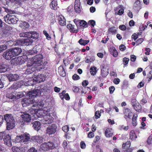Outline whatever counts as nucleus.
Masks as SVG:
<instances>
[{
  "instance_id": "obj_44",
  "label": "nucleus",
  "mask_w": 152,
  "mask_h": 152,
  "mask_svg": "<svg viewBox=\"0 0 152 152\" xmlns=\"http://www.w3.org/2000/svg\"><path fill=\"white\" fill-rule=\"evenodd\" d=\"M62 129L64 132H66L69 130V127L67 125H66L62 127Z\"/></svg>"
},
{
  "instance_id": "obj_38",
  "label": "nucleus",
  "mask_w": 152,
  "mask_h": 152,
  "mask_svg": "<svg viewBox=\"0 0 152 152\" xmlns=\"http://www.w3.org/2000/svg\"><path fill=\"white\" fill-rule=\"evenodd\" d=\"M130 138L132 140H134L137 138V136L134 131H132L130 133Z\"/></svg>"
},
{
  "instance_id": "obj_16",
  "label": "nucleus",
  "mask_w": 152,
  "mask_h": 152,
  "mask_svg": "<svg viewBox=\"0 0 152 152\" xmlns=\"http://www.w3.org/2000/svg\"><path fill=\"white\" fill-rule=\"evenodd\" d=\"M26 145H24L21 148L14 147L12 148L13 152H25L27 150Z\"/></svg>"
},
{
  "instance_id": "obj_15",
  "label": "nucleus",
  "mask_w": 152,
  "mask_h": 152,
  "mask_svg": "<svg viewBox=\"0 0 152 152\" xmlns=\"http://www.w3.org/2000/svg\"><path fill=\"white\" fill-rule=\"evenodd\" d=\"M3 57L7 60H9L11 58L14 57L13 53L11 49L7 50L4 52L3 54Z\"/></svg>"
},
{
  "instance_id": "obj_35",
  "label": "nucleus",
  "mask_w": 152,
  "mask_h": 152,
  "mask_svg": "<svg viewBox=\"0 0 152 152\" xmlns=\"http://www.w3.org/2000/svg\"><path fill=\"white\" fill-rule=\"evenodd\" d=\"M133 107L134 109L137 112L141 111V106L138 103H137L133 105Z\"/></svg>"
},
{
  "instance_id": "obj_11",
  "label": "nucleus",
  "mask_w": 152,
  "mask_h": 152,
  "mask_svg": "<svg viewBox=\"0 0 152 152\" xmlns=\"http://www.w3.org/2000/svg\"><path fill=\"white\" fill-rule=\"evenodd\" d=\"M28 113L26 112H22L21 113L22 114L20 116L23 119V121L25 122L29 123L30 122L32 119V115H33L31 114V115H30L28 114L29 113L28 112Z\"/></svg>"
},
{
  "instance_id": "obj_8",
  "label": "nucleus",
  "mask_w": 152,
  "mask_h": 152,
  "mask_svg": "<svg viewBox=\"0 0 152 152\" xmlns=\"http://www.w3.org/2000/svg\"><path fill=\"white\" fill-rule=\"evenodd\" d=\"M20 37H27L37 39L39 38V34L36 31H31L20 33Z\"/></svg>"
},
{
  "instance_id": "obj_28",
  "label": "nucleus",
  "mask_w": 152,
  "mask_h": 152,
  "mask_svg": "<svg viewBox=\"0 0 152 152\" xmlns=\"http://www.w3.org/2000/svg\"><path fill=\"white\" fill-rule=\"evenodd\" d=\"M109 50L111 54L114 57H117L118 53L114 47H111L110 48Z\"/></svg>"
},
{
  "instance_id": "obj_53",
  "label": "nucleus",
  "mask_w": 152,
  "mask_h": 152,
  "mask_svg": "<svg viewBox=\"0 0 152 152\" xmlns=\"http://www.w3.org/2000/svg\"><path fill=\"white\" fill-rule=\"evenodd\" d=\"M4 80L2 79H0V88H2L4 86Z\"/></svg>"
},
{
  "instance_id": "obj_24",
  "label": "nucleus",
  "mask_w": 152,
  "mask_h": 152,
  "mask_svg": "<svg viewBox=\"0 0 152 152\" xmlns=\"http://www.w3.org/2000/svg\"><path fill=\"white\" fill-rule=\"evenodd\" d=\"M50 7L52 9L57 10L58 7L57 0H53L50 4Z\"/></svg>"
},
{
  "instance_id": "obj_64",
  "label": "nucleus",
  "mask_w": 152,
  "mask_h": 152,
  "mask_svg": "<svg viewBox=\"0 0 152 152\" xmlns=\"http://www.w3.org/2000/svg\"><path fill=\"white\" fill-rule=\"evenodd\" d=\"M88 84V81L85 80L82 83V85L83 86H87Z\"/></svg>"
},
{
  "instance_id": "obj_52",
  "label": "nucleus",
  "mask_w": 152,
  "mask_h": 152,
  "mask_svg": "<svg viewBox=\"0 0 152 152\" xmlns=\"http://www.w3.org/2000/svg\"><path fill=\"white\" fill-rule=\"evenodd\" d=\"M80 21V20H78L77 19H75L74 20V22L75 23L77 26L79 25Z\"/></svg>"
},
{
  "instance_id": "obj_26",
  "label": "nucleus",
  "mask_w": 152,
  "mask_h": 152,
  "mask_svg": "<svg viewBox=\"0 0 152 152\" xmlns=\"http://www.w3.org/2000/svg\"><path fill=\"white\" fill-rule=\"evenodd\" d=\"M58 23L61 26H64L66 25V20L64 17L63 16H59L58 17Z\"/></svg>"
},
{
  "instance_id": "obj_2",
  "label": "nucleus",
  "mask_w": 152,
  "mask_h": 152,
  "mask_svg": "<svg viewBox=\"0 0 152 152\" xmlns=\"http://www.w3.org/2000/svg\"><path fill=\"white\" fill-rule=\"evenodd\" d=\"M47 64V62L44 61L42 55H37L28 60L25 73L29 74L36 70H40L42 69V66Z\"/></svg>"
},
{
  "instance_id": "obj_3",
  "label": "nucleus",
  "mask_w": 152,
  "mask_h": 152,
  "mask_svg": "<svg viewBox=\"0 0 152 152\" xmlns=\"http://www.w3.org/2000/svg\"><path fill=\"white\" fill-rule=\"evenodd\" d=\"M40 91L37 89H36L29 91L27 95L28 96V98H24L22 101V104L23 107L27 106L30 104H33L31 108L36 107L37 101L34 98L37 96H39L41 94Z\"/></svg>"
},
{
  "instance_id": "obj_36",
  "label": "nucleus",
  "mask_w": 152,
  "mask_h": 152,
  "mask_svg": "<svg viewBox=\"0 0 152 152\" xmlns=\"http://www.w3.org/2000/svg\"><path fill=\"white\" fill-rule=\"evenodd\" d=\"M40 150L44 151H46L48 150L46 142H44L41 145L40 148Z\"/></svg>"
},
{
  "instance_id": "obj_5",
  "label": "nucleus",
  "mask_w": 152,
  "mask_h": 152,
  "mask_svg": "<svg viewBox=\"0 0 152 152\" xmlns=\"http://www.w3.org/2000/svg\"><path fill=\"white\" fill-rule=\"evenodd\" d=\"M4 8L5 12L9 13L4 16V18L5 21L10 24H16L18 20V19L15 15H12V14L15 13V12L5 7Z\"/></svg>"
},
{
  "instance_id": "obj_41",
  "label": "nucleus",
  "mask_w": 152,
  "mask_h": 152,
  "mask_svg": "<svg viewBox=\"0 0 152 152\" xmlns=\"http://www.w3.org/2000/svg\"><path fill=\"white\" fill-rule=\"evenodd\" d=\"M7 48V46L5 45H3L0 46V53L3 52Z\"/></svg>"
},
{
  "instance_id": "obj_22",
  "label": "nucleus",
  "mask_w": 152,
  "mask_h": 152,
  "mask_svg": "<svg viewBox=\"0 0 152 152\" xmlns=\"http://www.w3.org/2000/svg\"><path fill=\"white\" fill-rule=\"evenodd\" d=\"M10 70L8 66L4 64H0V72H4Z\"/></svg>"
},
{
  "instance_id": "obj_34",
  "label": "nucleus",
  "mask_w": 152,
  "mask_h": 152,
  "mask_svg": "<svg viewBox=\"0 0 152 152\" xmlns=\"http://www.w3.org/2000/svg\"><path fill=\"white\" fill-rule=\"evenodd\" d=\"M47 146L48 150L53 149L55 148V145L54 143L51 142H49L47 143Z\"/></svg>"
},
{
  "instance_id": "obj_55",
  "label": "nucleus",
  "mask_w": 152,
  "mask_h": 152,
  "mask_svg": "<svg viewBox=\"0 0 152 152\" xmlns=\"http://www.w3.org/2000/svg\"><path fill=\"white\" fill-rule=\"evenodd\" d=\"M136 58V56L134 55H131L130 56V60L131 61L134 62V61Z\"/></svg>"
},
{
  "instance_id": "obj_4",
  "label": "nucleus",
  "mask_w": 152,
  "mask_h": 152,
  "mask_svg": "<svg viewBox=\"0 0 152 152\" xmlns=\"http://www.w3.org/2000/svg\"><path fill=\"white\" fill-rule=\"evenodd\" d=\"M43 75L41 74H39L37 75L34 78H26L20 82V86L23 85L26 86H33L37 82L40 83L44 80L42 79Z\"/></svg>"
},
{
  "instance_id": "obj_50",
  "label": "nucleus",
  "mask_w": 152,
  "mask_h": 152,
  "mask_svg": "<svg viewBox=\"0 0 152 152\" xmlns=\"http://www.w3.org/2000/svg\"><path fill=\"white\" fill-rule=\"evenodd\" d=\"M6 135L5 132H0V140H2L4 136V137Z\"/></svg>"
},
{
  "instance_id": "obj_21",
  "label": "nucleus",
  "mask_w": 152,
  "mask_h": 152,
  "mask_svg": "<svg viewBox=\"0 0 152 152\" xmlns=\"http://www.w3.org/2000/svg\"><path fill=\"white\" fill-rule=\"evenodd\" d=\"M14 56L19 55L22 52L21 49L20 48L16 47L11 49Z\"/></svg>"
},
{
  "instance_id": "obj_25",
  "label": "nucleus",
  "mask_w": 152,
  "mask_h": 152,
  "mask_svg": "<svg viewBox=\"0 0 152 152\" xmlns=\"http://www.w3.org/2000/svg\"><path fill=\"white\" fill-rule=\"evenodd\" d=\"M105 135L107 137H111L113 134L112 129L110 128H107L105 132Z\"/></svg>"
},
{
  "instance_id": "obj_6",
  "label": "nucleus",
  "mask_w": 152,
  "mask_h": 152,
  "mask_svg": "<svg viewBox=\"0 0 152 152\" xmlns=\"http://www.w3.org/2000/svg\"><path fill=\"white\" fill-rule=\"evenodd\" d=\"M4 117L7 123V129L10 130L13 129L15 127V122L12 115L7 114L4 115Z\"/></svg>"
},
{
  "instance_id": "obj_10",
  "label": "nucleus",
  "mask_w": 152,
  "mask_h": 152,
  "mask_svg": "<svg viewBox=\"0 0 152 152\" xmlns=\"http://www.w3.org/2000/svg\"><path fill=\"white\" fill-rule=\"evenodd\" d=\"M24 95V94L22 92L14 91L11 93H8L7 95V97L11 99H18L23 96Z\"/></svg>"
},
{
  "instance_id": "obj_23",
  "label": "nucleus",
  "mask_w": 152,
  "mask_h": 152,
  "mask_svg": "<svg viewBox=\"0 0 152 152\" xmlns=\"http://www.w3.org/2000/svg\"><path fill=\"white\" fill-rule=\"evenodd\" d=\"M124 114V118L127 120V118H131L132 113L130 109L127 108L125 110Z\"/></svg>"
},
{
  "instance_id": "obj_13",
  "label": "nucleus",
  "mask_w": 152,
  "mask_h": 152,
  "mask_svg": "<svg viewBox=\"0 0 152 152\" xmlns=\"http://www.w3.org/2000/svg\"><path fill=\"white\" fill-rule=\"evenodd\" d=\"M57 128V126L55 124L49 126L47 128L46 133L49 135L54 134L56 132Z\"/></svg>"
},
{
  "instance_id": "obj_18",
  "label": "nucleus",
  "mask_w": 152,
  "mask_h": 152,
  "mask_svg": "<svg viewBox=\"0 0 152 152\" xmlns=\"http://www.w3.org/2000/svg\"><path fill=\"white\" fill-rule=\"evenodd\" d=\"M7 77L10 81H14L18 79L19 76L16 74H10L7 75Z\"/></svg>"
},
{
  "instance_id": "obj_61",
  "label": "nucleus",
  "mask_w": 152,
  "mask_h": 152,
  "mask_svg": "<svg viewBox=\"0 0 152 152\" xmlns=\"http://www.w3.org/2000/svg\"><path fill=\"white\" fill-rule=\"evenodd\" d=\"M132 38L134 41H135L138 38V35L136 34H134L132 36Z\"/></svg>"
},
{
  "instance_id": "obj_31",
  "label": "nucleus",
  "mask_w": 152,
  "mask_h": 152,
  "mask_svg": "<svg viewBox=\"0 0 152 152\" xmlns=\"http://www.w3.org/2000/svg\"><path fill=\"white\" fill-rule=\"evenodd\" d=\"M67 27L70 31V32H72L77 33L78 31V29L74 30V26L71 24H68Z\"/></svg>"
},
{
  "instance_id": "obj_9",
  "label": "nucleus",
  "mask_w": 152,
  "mask_h": 152,
  "mask_svg": "<svg viewBox=\"0 0 152 152\" xmlns=\"http://www.w3.org/2000/svg\"><path fill=\"white\" fill-rule=\"evenodd\" d=\"M27 57L25 56L13 58L11 61V64L14 65L22 64L26 61Z\"/></svg>"
},
{
  "instance_id": "obj_60",
  "label": "nucleus",
  "mask_w": 152,
  "mask_h": 152,
  "mask_svg": "<svg viewBox=\"0 0 152 152\" xmlns=\"http://www.w3.org/2000/svg\"><path fill=\"white\" fill-rule=\"evenodd\" d=\"M94 136V134L91 132H89L88 134V137L89 138H93Z\"/></svg>"
},
{
  "instance_id": "obj_48",
  "label": "nucleus",
  "mask_w": 152,
  "mask_h": 152,
  "mask_svg": "<svg viewBox=\"0 0 152 152\" xmlns=\"http://www.w3.org/2000/svg\"><path fill=\"white\" fill-rule=\"evenodd\" d=\"M72 89L73 91L75 93H77L79 91V88L75 86H73Z\"/></svg>"
},
{
  "instance_id": "obj_43",
  "label": "nucleus",
  "mask_w": 152,
  "mask_h": 152,
  "mask_svg": "<svg viewBox=\"0 0 152 152\" xmlns=\"http://www.w3.org/2000/svg\"><path fill=\"white\" fill-rule=\"evenodd\" d=\"M129 59L126 58H124L123 59V63L124 64L126 65L128 63Z\"/></svg>"
},
{
  "instance_id": "obj_40",
  "label": "nucleus",
  "mask_w": 152,
  "mask_h": 152,
  "mask_svg": "<svg viewBox=\"0 0 152 152\" xmlns=\"http://www.w3.org/2000/svg\"><path fill=\"white\" fill-rule=\"evenodd\" d=\"M109 33H112L113 34H115L116 32V30L115 27H112L108 29Z\"/></svg>"
},
{
  "instance_id": "obj_37",
  "label": "nucleus",
  "mask_w": 152,
  "mask_h": 152,
  "mask_svg": "<svg viewBox=\"0 0 152 152\" xmlns=\"http://www.w3.org/2000/svg\"><path fill=\"white\" fill-rule=\"evenodd\" d=\"M137 114H134L133 115L132 119V124L133 126H136L137 122Z\"/></svg>"
},
{
  "instance_id": "obj_62",
  "label": "nucleus",
  "mask_w": 152,
  "mask_h": 152,
  "mask_svg": "<svg viewBox=\"0 0 152 152\" xmlns=\"http://www.w3.org/2000/svg\"><path fill=\"white\" fill-rule=\"evenodd\" d=\"M80 147L82 148H85L86 145L85 143L83 141L81 142L80 143Z\"/></svg>"
},
{
  "instance_id": "obj_39",
  "label": "nucleus",
  "mask_w": 152,
  "mask_h": 152,
  "mask_svg": "<svg viewBox=\"0 0 152 152\" xmlns=\"http://www.w3.org/2000/svg\"><path fill=\"white\" fill-rule=\"evenodd\" d=\"M89 42V40H84L82 39H81L79 41V43L81 45H85Z\"/></svg>"
},
{
  "instance_id": "obj_33",
  "label": "nucleus",
  "mask_w": 152,
  "mask_h": 152,
  "mask_svg": "<svg viewBox=\"0 0 152 152\" xmlns=\"http://www.w3.org/2000/svg\"><path fill=\"white\" fill-rule=\"evenodd\" d=\"M96 68L95 66H91L90 69V72L91 74L92 75H94L97 72Z\"/></svg>"
},
{
  "instance_id": "obj_19",
  "label": "nucleus",
  "mask_w": 152,
  "mask_h": 152,
  "mask_svg": "<svg viewBox=\"0 0 152 152\" xmlns=\"http://www.w3.org/2000/svg\"><path fill=\"white\" fill-rule=\"evenodd\" d=\"M39 46H36L33 48L32 50H30L28 51L27 53V55H32L37 53L39 49Z\"/></svg>"
},
{
  "instance_id": "obj_17",
  "label": "nucleus",
  "mask_w": 152,
  "mask_h": 152,
  "mask_svg": "<svg viewBox=\"0 0 152 152\" xmlns=\"http://www.w3.org/2000/svg\"><path fill=\"white\" fill-rule=\"evenodd\" d=\"M32 140L34 141H36L37 143H41L44 142L45 140L42 136L37 135L32 137L31 138Z\"/></svg>"
},
{
  "instance_id": "obj_63",
  "label": "nucleus",
  "mask_w": 152,
  "mask_h": 152,
  "mask_svg": "<svg viewBox=\"0 0 152 152\" xmlns=\"http://www.w3.org/2000/svg\"><path fill=\"white\" fill-rule=\"evenodd\" d=\"M148 77V81H150L152 78V70L150 71Z\"/></svg>"
},
{
  "instance_id": "obj_20",
  "label": "nucleus",
  "mask_w": 152,
  "mask_h": 152,
  "mask_svg": "<svg viewBox=\"0 0 152 152\" xmlns=\"http://www.w3.org/2000/svg\"><path fill=\"white\" fill-rule=\"evenodd\" d=\"M79 0H75L74 5V8L75 12L78 13L81 12V8Z\"/></svg>"
},
{
  "instance_id": "obj_14",
  "label": "nucleus",
  "mask_w": 152,
  "mask_h": 152,
  "mask_svg": "<svg viewBox=\"0 0 152 152\" xmlns=\"http://www.w3.org/2000/svg\"><path fill=\"white\" fill-rule=\"evenodd\" d=\"M4 144L9 147H11L12 145L11 137L10 135L7 134L4 138Z\"/></svg>"
},
{
  "instance_id": "obj_47",
  "label": "nucleus",
  "mask_w": 152,
  "mask_h": 152,
  "mask_svg": "<svg viewBox=\"0 0 152 152\" xmlns=\"http://www.w3.org/2000/svg\"><path fill=\"white\" fill-rule=\"evenodd\" d=\"M143 41V39L142 38H140L137 39L136 42V44L137 45H138L141 44Z\"/></svg>"
},
{
  "instance_id": "obj_12",
  "label": "nucleus",
  "mask_w": 152,
  "mask_h": 152,
  "mask_svg": "<svg viewBox=\"0 0 152 152\" xmlns=\"http://www.w3.org/2000/svg\"><path fill=\"white\" fill-rule=\"evenodd\" d=\"M33 41L30 38L25 39H21L18 42V44L22 46L29 45L33 43Z\"/></svg>"
},
{
  "instance_id": "obj_1",
  "label": "nucleus",
  "mask_w": 152,
  "mask_h": 152,
  "mask_svg": "<svg viewBox=\"0 0 152 152\" xmlns=\"http://www.w3.org/2000/svg\"><path fill=\"white\" fill-rule=\"evenodd\" d=\"M44 105L43 101L40 100L37 102L36 107L30 108L28 110L29 113L31 114L33 116L35 115L39 118H43L40 120L44 124H50L53 121V119L50 114L46 111L44 112L43 110H41Z\"/></svg>"
},
{
  "instance_id": "obj_58",
  "label": "nucleus",
  "mask_w": 152,
  "mask_h": 152,
  "mask_svg": "<svg viewBox=\"0 0 152 152\" xmlns=\"http://www.w3.org/2000/svg\"><path fill=\"white\" fill-rule=\"evenodd\" d=\"M119 49L121 51H124L126 49V47L124 45H122L119 46Z\"/></svg>"
},
{
  "instance_id": "obj_42",
  "label": "nucleus",
  "mask_w": 152,
  "mask_h": 152,
  "mask_svg": "<svg viewBox=\"0 0 152 152\" xmlns=\"http://www.w3.org/2000/svg\"><path fill=\"white\" fill-rule=\"evenodd\" d=\"M79 25L83 27H86L87 25V23L86 22L83 20H81L80 22Z\"/></svg>"
},
{
  "instance_id": "obj_46",
  "label": "nucleus",
  "mask_w": 152,
  "mask_h": 152,
  "mask_svg": "<svg viewBox=\"0 0 152 152\" xmlns=\"http://www.w3.org/2000/svg\"><path fill=\"white\" fill-rule=\"evenodd\" d=\"M72 78L74 80H77L80 79V77L77 74H74L72 76Z\"/></svg>"
},
{
  "instance_id": "obj_45",
  "label": "nucleus",
  "mask_w": 152,
  "mask_h": 152,
  "mask_svg": "<svg viewBox=\"0 0 152 152\" xmlns=\"http://www.w3.org/2000/svg\"><path fill=\"white\" fill-rule=\"evenodd\" d=\"M101 115L100 113L98 111H97L95 114V117L96 118L98 119L100 118Z\"/></svg>"
},
{
  "instance_id": "obj_49",
  "label": "nucleus",
  "mask_w": 152,
  "mask_h": 152,
  "mask_svg": "<svg viewBox=\"0 0 152 152\" xmlns=\"http://www.w3.org/2000/svg\"><path fill=\"white\" fill-rule=\"evenodd\" d=\"M147 142L149 145L152 144V137L151 136L149 137L147 140Z\"/></svg>"
},
{
  "instance_id": "obj_32",
  "label": "nucleus",
  "mask_w": 152,
  "mask_h": 152,
  "mask_svg": "<svg viewBox=\"0 0 152 152\" xmlns=\"http://www.w3.org/2000/svg\"><path fill=\"white\" fill-rule=\"evenodd\" d=\"M58 72L60 75L62 77H64L66 75L65 72L63 67L60 66L58 68Z\"/></svg>"
},
{
  "instance_id": "obj_51",
  "label": "nucleus",
  "mask_w": 152,
  "mask_h": 152,
  "mask_svg": "<svg viewBox=\"0 0 152 152\" xmlns=\"http://www.w3.org/2000/svg\"><path fill=\"white\" fill-rule=\"evenodd\" d=\"M115 90V88L114 86H112L109 88L110 93V94H112L113 92Z\"/></svg>"
},
{
  "instance_id": "obj_59",
  "label": "nucleus",
  "mask_w": 152,
  "mask_h": 152,
  "mask_svg": "<svg viewBox=\"0 0 152 152\" xmlns=\"http://www.w3.org/2000/svg\"><path fill=\"white\" fill-rule=\"evenodd\" d=\"M89 23L90 24L91 26L93 27L95 25V21L92 20L89 21Z\"/></svg>"
},
{
  "instance_id": "obj_29",
  "label": "nucleus",
  "mask_w": 152,
  "mask_h": 152,
  "mask_svg": "<svg viewBox=\"0 0 152 152\" xmlns=\"http://www.w3.org/2000/svg\"><path fill=\"white\" fill-rule=\"evenodd\" d=\"M33 127L34 129L37 131L40 129L41 128L40 122L39 121H36L34 122Z\"/></svg>"
},
{
  "instance_id": "obj_57",
  "label": "nucleus",
  "mask_w": 152,
  "mask_h": 152,
  "mask_svg": "<svg viewBox=\"0 0 152 152\" xmlns=\"http://www.w3.org/2000/svg\"><path fill=\"white\" fill-rule=\"evenodd\" d=\"M63 61L64 64L66 66L67 65H68L69 64V61L68 59H64L63 60Z\"/></svg>"
},
{
  "instance_id": "obj_54",
  "label": "nucleus",
  "mask_w": 152,
  "mask_h": 152,
  "mask_svg": "<svg viewBox=\"0 0 152 152\" xmlns=\"http://www.w3.org/2000/svg\"><path fill=\"white\" fill-rule=\"evenodd\" d=\"M119 28L121 30L124 31L126 29V27L125 25H122L119 26Z\"/></svg>"
},
{
  "instance_id": "obj_27",
  "label": "nucleus",
  "mask_w": 152,
  "mask_h": 152,
  "mask_svg": "<svg viewBox=\"0 0 152 152\" xmlns=\"http://www.w3.org/2000/svg\"><path fill=\"white\" fill-rule=\"evenodd\" d=\"M101 71L102 75L103 77H106L109 73L108 69L104 66H103L101 69Z\"/></svg>"
},
{
  "instance_id": "obj_56",
  "label": "nucleus",
  "mask_w": 152,
  "mask_h": 152,
  "mask_svg": "<svg viewBox=\"0 0 152 152\" xmlns=\"http://www.w3.org/2000/svg\"><path fill=\"white\" fill-rule=\"evenodd\" d=\"M120 81V80L118 78H115L113 80L114 83L116 84H119Z\"/></svg>"
},
{
  "instance_id": "obj_7",
  "label": "nucleus",
  "mask_w": 152,
  "mask_h": 152,
  "mask_svg": "<svg viewBox=\"0 0 152 152\" xmlns=\"http://www.w3.org/2000/svg\"><path fill=\"white\" fill-rule=\"evenodd\" d=\"M30 135L28 134L25 133L21 135L17 136L15 141L16 142L23 143L27 147V144L30 141Z\"/></svg>"
},
{
  "instance_id": "obj_30",
  "label": "nucleus",
  "mask_w": 152,
  "mask_h": 152,
  "mask_svg": "<svg viewBox=\"0 0 152 152\" xmlns=\"http://www.w3.org/2000/svg\"><path fill=\"white\" fill-rule=\"evenodd\" d=\"M19 26L20 27L23 29L28 28L30 26L29 24L28 23L25 21H22L20 22Z\"/></svg>"
}]
</instances>
